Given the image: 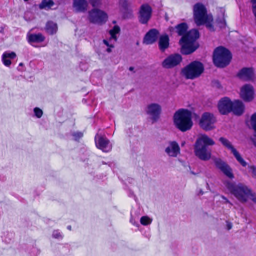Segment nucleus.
<instances>
[{"label": "nucleus", "instance_id": "38", "mask_svg": "<svg viewBox=\"0 0 256 256\" xmlns=\"http://www.w3.org/2000/svg\"><path fill=\"white\" fill-rule=\"evenodd\" d=\"M120 4L124 10H128V4L127 0H120Z\"/></svg>", "mask_w": 256, "mask_h": 256}, {"label": "nucleus", "instance_id": "48", "mask_svg": "<svg viewBox=\"0 0 256 256\" xmlns=\"http://www.w3.org/2000/svg\"><path fill=\"white\" fill-rule=\"evenodd\" d=\"M252 142H254V145L256 146V139H253Z\"/></svg>", "mask_w": 256, "mask_h": 256}, {"label": "nucleus", "instance_id": "19", "mask_svg": "<svg viewBox=\"0 0 256 256\" xmlns=\"http://www.w3.org/2000/svg\"><path fill=\"white\" fill-rule=\"evenodd\" d=\"M238 76L246 81L254 80V74L252 68H243L238 74Z\"/></svg>", "mask_w": 256, "mask_h": 256}, {"label": "nucleus", "instance_id": "3", "mask_svg": "<svg viewBox=\"0 0 256 256\" xmlns=\"http://www.w3.org/2000/svg\"><path fill=\"white\" fill-rule=\"evenodd\" d=\"M224 184L229 192L241 203H246L252 194V190L244 184L226 180Z\"/></svg>", "mask_w": 256, "mask_h": 256}, {"label": "nucleus", "instance_id": "13", "mask_svg": "<svg viewBox=\"0 0 256 256\" xmlns=\"http://www.w3.org/2000/svg\"><path fill=\"white\" fill-rule=\"evenodd\" d=\"M182 61V57L179 54H172L162 63V66L166 69L173 68L178 65Z\"/></svg>", "mask_w": 256, "mask_h": 256}, {"label": "nucleus", "instance_id": "26", "mask_svg": "<svg viewBox=\"0 0 256 256\" xmlns=\"http://www.w3.org/2000/svg\"><path fill=\"white\" fill-rule=\"evenodd\" d=\"M54 4V2L52 0H43L40 4L39 8L40 10H50Z\"/></svg>", "mask_w": 256, "mask_h": 256}, {"label": "nucleus", "instance_id": "22", "mask_svg": "<svg viewBox=\"0 0 256 256\" xmlns=\"http://www.w3.org/2000/svg\"><path fill=\"white\" fill-rule=\"evenodd\" d=\"M16 57V55L14 52H5L2 56V60L4 65L7 67H9L12 64V60L14 59Z\"/></svg>", "mask_w": 256, "mask_h": 256}, {"label": "nucleus", "instance_id": "53", "mask_svg": "<svg viewBox=\"0 0 256 256\" xmlns=\"http://www.w3.org/2000/svg\"><path fill=\"white\" fill-rule=\"evenodd\" d=\"M113 23H114V24H116V21H114V22H113Z\"/></svg>", "mask_w": 256, "mask_h": 256}, {"label": "nucleus", "instance_id": "25", "mask_svg": "<svg viewBox=\"0 0 256 256\" xmlns=\"http://www.w3.org/2000/svg\"><path fill=\"white\" fill-rule=\"evenodd\" d=\"M46 30L50 34H54L57 32V24L52 22H48L46 24Z\"/></svg>", "mask_w": 256, "mask_h": 256}, {"label": "nucleus", "instance_id": "14", "mask_svg": "<svg viewBox=\"0 0 256 256\" xmlns=\"http://www.w3.org/2000/svg\"><path fill=\"white\" fill-rule=\"evenodd\" d=\"M232 102L228 97L222 98L218 104V109L222 115H227L232 112Z\"/></svg>", "mask_w": 256, "mask_h": 256}, {"label": "nucleus", "instance_id": "51", "mask_svg": "<svg viewBox=\"0 0 256 256\" xmlns=\"http://www.w3.org/2000/svg\"><path fill=\"white\" fill-rule=\"evenodd\" d=\"M23 66V64H22V63H20V66Z\"/></svg>", "mask_w": 256, "mask_h": 256}, {"label": "nucleus", "instance_id": "43", "mask_svg": "<svg viewBox=\"0 0 256 256\" xmlns=\"http://www.w3.org/2000/svg\"><path fill=\"white\" fill-rule=\"evenodd\" d=\"M232 224L228 221L226 222V228L228 230H230L232 228Z\"/></svg>", "mask_w": 256, "mask_h": 256}, {"label": "nucleus", "instance_id": "18", "mask_svg": "<svg viewBox=\"0 0 256 256\" xmlns=\"http://www.w3.org/2000/svg\"><path fill=\"white\" fill-rule=\"evenodd\" d=\"M166 153L170 157L176 158L180 153V148L176 142H170L166 148Z\"/></svg>", "mask_w": 256, "mask_h": 256}, {"label": "nucleus", "instance_id": "23", "mask_svg": "<svg viewBox=\"0 0 256 256\" xmlns=\"http://www.w3.org/2000/svg\"><path fill=\"white\" fill-rule=\"evenodd\" d=\"M88 2L86 0H74V7L78 12H84L87 8Z\"/></svg>", "mask_w": 256, "mask_h": 256}, {"label": "nucleus", "instance_id": "47", "mask_svg": "<svg viewBox=\"0 0 256 256\" xmlns=\"http://www.w3.org/2000/svg\"><path fill=\"white\" fill-rule=\"evenodd\" d=\"M134 67H130L129 68V70L131 72H133L134 70Z\"/></svg>", "mask_w": 256, "mask_h": 256}, {"label": "nucleus", "instance_id": "33", "mask_svg": "<svg viewBox=\"0 0 256 256\" xmlns=\"http://www.w3.org/2000/svg\"><path fill=\"white\" fill-rule=\"evenodd\" d=\"M52 237L56 239L62 240L63 238L62 234L58 230H54L52 234Z\"/></svg>", "mask_w": 256, "mask_h": 256}, {"label": "nucleus", "instance_id": "41", "mask_svg": "<svg viewBox=\"0 0 256 256\" xmlns=\"http://www.w3.org/2000/svg\"><path fill=\"white\" fill-rule=\"evenodd\" d=\"M254 203L256 204V195L255 194L252 192V194H250V198Z\"/></svg>", "mask_w": 256, "mask_h": 256}, {"label": "nucleus", "instance_id": "12", "mask_svg": "<svg viewBox=\"0 0 256 256\" xmlns=\"http://www.w3.org/2000/svg\"><path fill=\"white\" fill-rule=\"evenodd\" d=\"M214 162L216 168L226 177L232 180L234 178L232 168L226 162L220 158H217L214 159Z\"/></svg>", "mask_w": 256, "mask_h": 256}, {"label": "nucleus", "instance_id": "1", "mask_svg": "<svg viewBox=\"0 0 256 256\" xmlns=\"http://www.w3.org/2000/svg\"><path fill=\"white\" fill-rule=\"evenodd\" d=\"M188 28V25L184 22L177 25L175 28L178 34L182 36L180 44L182 47V54L186 55L192 54L198 48V44L196 42L200 37L199 32L196 30H192L186 33Z\"/></svg>", "mask_w": 256, "mask_h": 256}, {"label": "nucleus", "instance_id": "17", "mask_svg": "<svg viewBox=\"0 0 256 256\" xmlns=\"http://www.w3.org/2000/svg\"><path fill=\"white\" fill-rule=\"evenodd\" d=\"M160 32L156 29L150 30L145 36L144 43L146 45L152 44L155 43L158 38Z\"/></svg>", "mask_w": 256, "mask_h": 256}, {"label": "nucleus", "instance_id": "4", "mask_svg": "<svg viewBox=\"0 0 256 256\" xmlns=\"http://www.w3.org/2000/svg\"><path fill=\"white\" fill-rule=\"evenodd\" d=\"M174 120L176 126L182 132L190 130L193 126L192 113L188 110L177 111L174 116Z\"/></svg>", "mask_w": 256, "mask_h": 256}, {"label": "nucleus", "instance_id": "44", "mask_svg": "<svg viewBox=\"0 0 256 256\" xmlns=\"http://www.w3.org/2000/svg\"><path fill=\"white\" fill-rule=\"evenodd\" d=\"M130 222L134 226H137V227H138L139 226V224L138 223V222H135V220H134V218H131L130 220Z\"/></svg>", "mask_w": 256, "mask_h": 256}, {"label": "nucleus", "instance_id": "6", "mask_svg": "<svg viewBox=\"0 0 256 256\" xmlns=\"http://www.w3.org/2000/svg\"><path fill=\"white\" fill-rule=\"evenodd\" d=\"M204 72L203 64L199 62H191L182 70V74L187 79L194 80L200 76Z\"/></svg>", "mask_w": 256, "mask_h": 256}, {"label": "nucleus", "instance_id": "10", "mask_svg": "<svg viewBox=\"0 0 256 256\" xmlns=\"http://www.w3.org/2000/svg\"><path fill=\"white\" fill-rule=\"evenodd\" d=\"M95 142L96 147L104 152H108L112 150V144L105 136L97 134L95 136Z\"/></svg>", "mask_w": 256, "mask_h": 256}, {"label": "nucleus", "instance_id": "2", "mask_svg": "<svg viewBox=\"0 0 256 256\" xmlns=\"http://www.w3.org/2000/svg\"><path fill=\"white\" fill-rule=\"evenodd\" d=\"M215 142L206 134H202L196 140L194 146L195 155L200 160L208 161L211 158L212 150L209 148Z\"/></svg>", "mask_w": 256, "mask_h": 256}, {"label": "nucleus", "instance_id": "34", "mask_svg": "<svg viewBox=\"0 0 256 256\" xmlns=\"http://www.w3.org/2000/svg\"><path fill=\"white\" fill-rule=\"evenodd\" d=\"M251 124L255 132L256 136V113L254 114L251 118Z\"/></svg>", "mask_w": 256, "mask_h": 256}, {"label": "nucleus", "instance_id": "31", "mask_svg": "<svg viewBox=\"0 0 256 256\" xmlns=\"http://www.w3.org/2000/svg\"><path fill=\"white\" fill-rule=\"evenodd\" d=\"M140 222L142 225L146 226L151 224L152 220L147 216H144L140 218Z\"/></svg>", "mask_w": 256, "mask_h": 256}, {"label": "nucleus", "instance_id": "52", "mask_svg": "<svg viewBox=\"0 0 256 256\" xmlns=\"http://www.w3.org/2000/svg\"><path fill=\"white\" fill-rule=\"evenodd\" d=\"M102 164H106V162H102Z\"/></svg>", "mask_w": 256, "mask_h": 256}, {"label": "nucleus", "instance_id": "36", "mask_svg": "<svg viewBox=\"0 0 256 256\" xmlns=\"http://www.w3.org/2000/svg\"><path fill=\"white\" fill-rule=\"evenodd\" d=\"M72 136L74 137L75 140L78 141L80 138L83 137L84 134L82 132H73Z\"/></svg>", "mask_w": 256, "mask_h": 256}, {"label": "nucleus", "instance_id": "28", "mask_svg": "<svg viewBox=\"0 0 256 256\" xmlns=\"http://www.w3.org/2000/svg\"><path fill=\"white\" fill-rule=\"evenodd\" d=\"M232 154L234 156L235 158L236 159V160L240 164L246 167L247 166L246 162L242 158L240 153L236 150V149L235 150H233L232 152Z\"/></svg>", "mask_w": 256, "mask_h": 256}, {"label": "nucleus", "instance_id": "39", "mask_svg": "<svg viewBox=\"0 0 256 256\" xmlns=\"http://www.w3.org/2000/svg\"><path fill=\"white\" fill-rule=\"evenodd\" d=\"M80 68L82 71H86L88 68V66L86 64L80 62Z\"/></svg>", "mask_w": 256, "mask_h": 256}, {"label": "nucleus", "instance_id": "20", "mask_svg": "<svg viewBox=\"0 0 256 256\" xmlns=\"http://www.w3.org/2000/svg\"><path fill=\"white\" fill-rule=\"evenodd\" d=\"M232 107V112L236 116H241L244 112L245 106L240 100H236L233 102Z\"/></svg>", "mask_w": 256, "mask_h": 256}, {"label": "nucleus", "instance_id": "45", "mask_svg": "<svg viewBox=\"0 0 256 256\" xmlns=\"http://www.w3.org/2000/svg\"><path fill=\"white\" fill-rule=\"evenodd\" d=\"M206 26L208 28H209L210 29V30H214V26L212 24H208L206 25Z\"/></svg>", "mask_w": 256, "mask_h": 256}, {"label": "nucleus", "instance_id": "16", "mask_svg": "<svg viewBox=\"0 0 256 256\" xmlns=\"http://www.w3.org/2000/svg\"><path fill=\"white\" fill-rule=\"evenodd\" d=\"M254 90L252 86L246 84L241 89L242 98L246 102H250L254 99Z\"/></svg>", "mask_w": 256, "mask_h": 256}, {"label": "nucleus", "instance_id": "15", "mask_svg": "<svg viewBox=\"0 0 256 256\" xmlns=\"http://www.w3.org/2000/svg\"><path fill=\"white\" fill-rule=\"evenodd\" d=\"M152 8L148 4H144L140 8L139 20L142 24H146L152 17Z\"/></svg>", "mask_w": 256, "mask_h": 256}, {"label": "nucleus", "instance_id": "7", "mask_svg": "<svg viewBox=\"0 0 256 256\" xmlns=\"http://www.w3.org/2000/svg\"><path fill=\"white\" fill-rule=\"evenodd\" d=\"M194 21L197 26L203 25L208 22L207 10L202 4H196L194 8Z\"/></svg>", "mask_w": 256, "mask_h": 256}, {"label": "nucleus", "instance_id": "32", "mask_svg": "<svg viewBox=\"0 0 256 256\" xmlns=\"http://www.w3.org/2000/svg\"><path fill=\"white\" fill-rule=\"evenodd\" d=\"M34 115L36 118H40L42 117L43 115V112L41 109L38 108H34Z\"/></svg>", "mask_w": 256, "mask_h": 256}, {"label": "nucleus", "instance_id": "30", "mask_svg": "<svg viewBox=\"0 0 256 256\" xmlns=\"http://www.w3.org/2000/svg\"><path fill=\"white\" fill-rule=\"evenodd\" d=\"M112 40H114L111 39V38H110V40H103L104 44L108 47L106 50V52L108 53H110L112 52V48H114V45L112 43Z\"/></svg>", "mask_w": 256, "mask_h": 256}, {"label": "nucleus", "instance_id": "9", "mask_svg": "<svg viewBox=\"0 0 256 256\" xmlns=\"http://www.w3.org/2000/svg\"><path fill=\"white\" fill-rule=\"evenodd\" d=\"M216 122V119L213 114L205 112L202 116L200 126L203 130L209 131L213 129Z\"/></svg>", "mask_w": 256, "mask_h": 256}, {"label": "nucleus", "instance_id": "40", "mask_svg": "<svg viewBox=\"0 0 256 256\" xmlns=\"http://www.w3.org/2000/svg\"><path fill=\"white\" fill-rule=\"evenodd\" d=\"M90 1L92 6L94 7L98 6L100 2V0H90Z\"/></svg>", "mask_w": 256, "mask_h": 256}, {"label": "nucleus", "instance_id": "49", "mask_svg": "<svg viewBox=\"0 0 256 256\" xmlns=\"http://www.w3.org/2000/svg\"><path fill=\"white\" fill-rule=\"evenodd\" d=\"M130 196H134V194L132 192H130Z\"/></svg>", "mask_w": 256, "mask_h": 256}, {"label": "nucleus", "instance_id": "35", "mask_svg": "<svg viewBox=\"0 0 256 256\" xmlns=\"http://www.w3.org/2000/svg\"><path fill=\"white\" fill-rule=\"evenodd\" d=\"M217 22L219 27L221 28H224L226 26V20L224 16L221 19L218 20Z\"/></svg>", "mask_w": 256, "mask_h": 256}, {"label": "nucleus", "instance_id": "29", "mask_svg": "<svg viewBox=\"0 0 256 256\" xmlns=\"http://www.w3.org/2000/svg\"><path fill=\"white\" fill-rule=\"evenodd\" d=\"M120 29L118 26H116L114 28L110 31L111 39L114 40V42H116V34L120 32Z\"/></svg>", "mask_w": 256, "mask_h": 256}, {"label": "nucleus", "instance_id": "27", "mask_svg": "<svg viewBox=\"0 0 256 256\" xmlns=\"http://www.w3.org/2000/svg\"><path fill=\"white\" fill-rule=\"evenodd\" d=\"M219 140L224 147L230 150L232 152H233V150H236V148L232 146L230 142L226 138H220Z\"/></svg>", "mask_w": 256, "mask_h": 256}, {"label": "nucleus", "instance_id": "46", "mask_svg": "<svg viewBox=\"0 0 256 256\" xmlns=\"http://www.w3.org/2000/svg\"><path fill=\"white\" fill-rule=\"evenodd\" d=\"M204 194V192L202 191V190H200L199 192H198V196H202Z\"/></svg>", "mask_w": 256, "mask_h": 256}, {"label": "nucleus", "instance_id": "11", "mask_svg": "<svg viewBox=\"0 0 256 256\" xmlns=\"http://www.w3.org/2000/svg\"><path fill=\"white\" fill-rule=\"evenodd\" d=\"M162 108L158 104H148L146 110V114L150 116L152 121V124L156 122L160 118Z\"/></svg>", "mask_w": 256, "mask_h": 256}, {"label": "nucleus", "instance_id": "42", "mask_svg": "<svg viewBox=\"0 0 256 256\" xmlns=\"http://www.w3.org/2000/svg\"><path fill=\"white\" fill-rule=\"evenodd\" d=\"M222 198L225 200L226 204H230L231 206H233V204L226 196H222Z\"/></svg>", "mask_w": 256, "mask_h": 256}, {"label": "nucleus", "instance_id": "37", "mask_svg": "<svg viewBox=\"0 0 256 256\" xmlns=\"http://www.w3.org/2000/svg\"><path fill=\"white\" fill-rule=\"evenodd\" d=\"M249 172L252 174L253 178L256 179V168L254 166H248Z\"/></svg>", "mask_w": 256, "mask_h": 256}, {"label": "nucleus", "instance_id": "8", "mask_svg": "<svg viewBox=\"0 0 256 256\" xmlns=\"http://www.w3.org/2000/svg\"><path fill=\"white\" fill-rule=\"evenodd\" d=\"M108 18L107 14L102 10L94 9L89 12V20L92 24L102 25L107 22Z\"/></svg>", "mask_w": 256, "mask_h": 256}, {"label": "nucleus", "instance_id": "50", "mask_svg": "<svg viewBox=\"0 0 256 256\" xmlns=\"http://www.w3.org/2000/svg\"><path fill=\"white\" fill-rule=\"evenodd\" d=\"M68 229L70 230H72V226H68Z\"/></svg>", "mask_w": 256, "mask_h": 256}, {"label": "nucleus", "instance_id": "5", "mask_svg": "<svg viewBox=\"0 0 256 256\" xmlns=\"http://www.w3.org/2000/svg\"><path fill=\"white\" fill-rule=\"evenodd\" d=\"M232 58L231 52L223 46L215 49L213 54V61L214 65L220 68H224L230 64Z\"/></svg>", "mask_w": 256, "mask_h": 256}, {"label": "nucleus", "instance_id": "21", "mask_svg": "<svg viewBox=\"0 0 256 256\" xmlns=\"http://www.w3.org/2000/svg\"><path fill=\"white\" fill-rule=\"evenodd\" d=\"M158 47L160 50L164 52L170 47V38L167 34L161 36L159 38Z\"/></svg>", "mask_w": 256, "mask_h": 256}, {"label": "nucleus", "instance_id": "24", "mask_svg": "<svg viewBox=\"0 0 256 256\" xmlns=\"http://www.w3.org/2000/svg\"><path fill=\"white\" fill-rule=\"evenodd\" d=\"M45 37L41 34H32L28 36V41L30 44L41 43L44 42Z\"/></svg>", "mask_w": 256, "mask_h": 256}]
</instances>
